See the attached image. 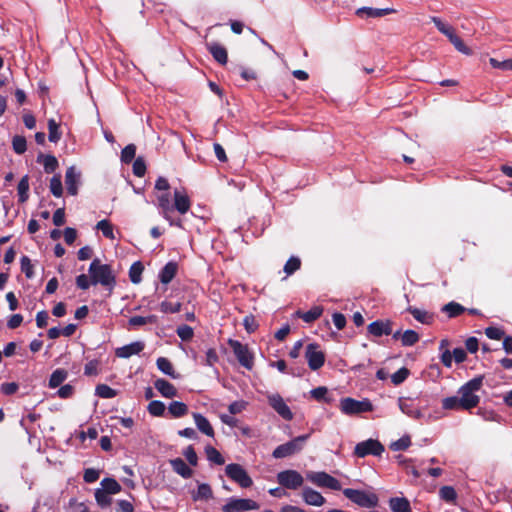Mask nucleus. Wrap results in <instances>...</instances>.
I'll use <instances>...</instances> for the list:
<instances>
[{
    "label": "nucleus",
    "mask_w": 512,
    "mask_h": 512,
    "mask_svg": "<svg viewBox=\"0 0 512 512\" xmlns=\"http://www.w3.org/2000/svg\"><path fill=\"white\" fill-rule=\"evenodd\" d=\"M89 274L92 285L100 284L112 290L116 284V278L112 268L108 264H102L99 259H94L89 266Z\"/></svg>",
    "instance_id": "f257e3e1"
},
{
    "label": "nucleus",
    "mask_w": 512,
    "mask_h": 512,
    "mask_svg": "<svg viewBox=\"0 0 512 512\" xmlns=\"http://www.w3.org/2000/svg\"><path fill=\"white\" fill-rule=\"evenodd\" d=\"M483 385V376H478L466 384H464L458 391L460 406L462 410H470L476 407L480 402V397L476 394Z\"/></svg>",
    "instance_id": "f03ea898"
},
{
    "label": "nucleus",
    "mask_w": 512,
    "mask_h": 512,
    "mask_svg": "<svg viewBox=\"0 0 512 512\" xmlns=\"http://www.w3.org/2000/svg\"><path fill=\"white\" fill-rule=\"evenodd\" d=\"M343 494L354 504L363 508H373L378 505L379 498L374 492L346 488Z\"/></svg>",
    "instance_id": "7ed1b4c3"
},
{
    "label": "nucleus",
    "mask_w": 512,
    "mask_h": 512,
    "mask_svg": "<svg viewBox=\"0 0 512 512\" xmlns=\"http://www.w3.org/2000/svg\"><path fill=\"white\" fill-rule=\"evenodd\" d=\"M228 345L232 349L240 365L247 370H252L254 367V354L250 351L248 345L234 339H229Z\"/></svg>",
    "instance_id": "20e7f679"
},
{
    "label": "nucleus",
    "mask_w": 512,
    "mask_h": 512,
    "mask_svg": "<svg viewBox=\"0 0 512 512\" xmlns=\"http://www.w3.org/2000/svg\"><path fill=\"white\" fill-rule=\"evenodd\" d=\"M340 410L345 415H357L364 412H371L373 405L369 399L361 401L351 397L342 398L340 401Z\"/></svg>",
    "instance_id": "39448f33"
},
{
    "label": "nucleus",
    "mask_w": 512,
    "mask_h": 512,
    "mask_svg": "<svg viewBox=\"0 0 512 512\" xmlns=\"http://www.w3.org/2000/svg\"><path fill=\"white\" fill-rule=\"evenodd\" d=\"M306 479L317 487L331 490H341V483L338 479L324 471H307Z\"/></svg>",
    "instance_id": "423d86ee"
},
{
    "label": "nucleus",
    "mask_w": 512,
    "mask_h": 512,
    "mask_svg": "<svg viewBox=\"0 0 512 512\" xmlns=\"http://www.w3.org/2000/svg\"><path fill=\"white\" fill-rule=\"evenodd\" d=\"M225 474L231 481L238 484L241 488L246 489L253 485L252 478L249 476L245 468L240 464H228L225 467Z\"/></svg>",
    "instance_id": "0eeeda50"
},
{
    "label": "nucleus",
    "mask_w": 512,
    "mask_h": 512,
    "mask_svg": "<svg viewBox=\"0 0 512 512\" xmlns=\"http://www.w3.org/2000/svg\"><path fill=\"white\" fill-rule=\"evenodd\" d=\"M309 438V435H301L289 442L277 446L272 455L276 459L289 457L302 450L304 443Z\"/></svg>",
    "instance_id": "6e6552de"
},
{
    "label": "nucleus",
    "mask_w": 512,
    "mask_h": 512,
    "mask_svg": "<svg viewBox=\"0 0 512 512\" xmlns=\"http://www.w3.org/2000/svg\"><path fill=\"white\" fill-rule=\"evenodd\" d=\"M277 482L284 488L297 490L303 486L304 477L296 470L287 469L280 471L277 476Z\"/></svg>",
    "instance_id": "1a4fd4ad"
},
{
    "label": "nucleus",
    "mask_w": 512,
    "mask_h": 512,
    "mask_svg": "<svg viewBox=\"0 0 512 512\" xmlns=\"http://www.w3.org/2000/svg\"><path fill=\"white\" fill-rule=\"evenodd\" d=\"M259 504L248 498H235L231 497L222 506L223 512H244L249 510L259 509Z\"/></svg>",
    "instance_id": "9d476101"
},
{
    "label": "nucleus",
    "mask_w": 512,
    "mask_h": 512,
    "mask_svg": "<svg viewBox=\"0 0 512 512\" xmlns=\"http://www.w3.org/2000/svg\"><path fill=\"white\" fill-rule=\"evenodd\" d=\"M384 452V446L375 439L359 442L354 448L357 457L364 458L367 455L380 456Z\"/></svg>",
    "instance_id": "9b49d317"
},
{
    "label": "nucleus",
    "mask_w": 512,
    "mask_h": 512,
    "mask_svg": "<svg viewBox=\"0 0 512 512\" xmlns=\"http://www.w3.org/2000/svg\"><path fill=\"white\" fill-rule=\"evenodd\" d=\"M305 358L311 370H318L324 365L325 354L316 343H310L306 347Z\"/></svg>",
    "instance_id": "f8f14e48"
},
{
    "label": "nucleus",
    "mask_w": 512,
    "mask_h": 512,
    "mask_svg": "<svg viewBox=\"0 0 512 512\" xmlns=\"http://www.w3.org/2000/svg\"><path fill=\"white\" fill-rule=\"evenodd\" d=\"M270 406L285 420H292L293 413L279 394L268 396Z\"/></svg>",
    "instance_id": "ddd939ff"
},
{
    "label": "nucleus",
    "mask_w": 512,
    "mask_h": 512,
    "mask_svg": "<svg viewBox=\"0 0 512 512\" xmlns=\"http://www.w3.org/2000/svg\"><path fill=\"white\" fill-rule=\"evenodd\" d=\"M394 12L392 8L360 7L355 14L361 19L380 18Z\"/></svg>",
    "instance_id": "4468645a"
},
{
    "label": "nucleus",
    "mask_w": 512,
    "mask_h": 512,
    "mask_svg": "<svg viewBox=\"0 0 512 512\" xmlns=\"http://www.w3.org/2000/svg\"><path fill=\"white\" fill-rule=\"evenodd\" d=\"M301 496L303 501L307 505L320 507L323 506L326 502V499L322 496V494L310 487H304L301 492Z\"/></svg>",
    "instance_id": "2eb2a0df"
},
{
    "label": "nucleus",
    "mask_w": 512,
    "mask_h": 512,
    "mask_svg": "<svg viewBox=\"0 0 512 512\" xmlns=\"http://www.w3.org/2000/svg\"><path fill=\"white\" fill-rule=\"evenodd\" d=\"M368 332L376 337L392 334V322L390 320H377L367 327Z\"/></svg>",
    "instance_id": "dca6fc26"
},
{
    "label": "nucleus",
    "mask_w": 512,
    "mask_h": 512,
    "mask_svg": "<svg viewBox=\"0 0 512 512\" xmlns=\"http://www.w3.org/2000/svg\"><path fill=\"white\" fill-rule=\"evenodd\" d=\"M398 405L400 410L409 417L419 419L423 416L421 410L415 404L414 400L410 398H399Z\"/></svg>",
    "instance_id": "f3484780"
},
{
    "label": "nucleus",
    "mask_w": 512,
    "mask_h": 512,
    "mask_svg": "<svg viewBox=\"0 0 512 512\" xmlns=\"http://www.w3.org/2000/svg\"><path fill=\"white\" fill-rule=\"evenodd\" d=\"M174 207L180 214H185L190 210L191 201L184 189L174 191Z\"/></svg>",
    "instance_id": "a211bd4d"
},
{
    "label": "nucleus",
    "mask_w": 512,
    "mask_h": 512,
    "mask_svg": "<svg viewBox=\"0 0 512 512\" xmlns=\"http://www.w3.org/2000/svg\"><path fill=\"white\" fill-rule=\"evenodd\" d=\"M80 183V173L76 171L75 167L71 166L67 169L65 175V184L69 194L76 195L78 192V185Z\"/></svg>",
    "instance_id": "6ab92c4d"
},
{
    "label": "nucleus",
    "mask_w": 512,
    "mask_h": 512,
    "mask_svg": "<svg viewBox=\"0 0 512 512\" xmlns=\"http://www.w3.org/2000/svg\"><path fill=\"white\" fill-rule=\"evenodd\" d=\"M143 349L144 343L137 341L117 348L115 350V355L119 358H129L133 355L139 354Z\"/></svg>",
    "instance_id": "aec40b11"
},
{
    "label": "nucleus",
    "mask_w": 512,
    "mask_h": 512,
    "mask_svg": "<svg viewBox=\"0 0 512 512\" xmlns=\"http://www.w3.org/2000/svg\"><path fill=\"white\" fill-rule=\"evenodd\" d=\"M208 51L211 53L213 58L221 65H225L228 61L227 50L224 46L217 42L206 44Z\"/></svg>",
    "instance_id": "412c9836"
},
{
    "label": "nucleus",
    "mask_w": 512,
    "mask_h": 512,
    "mask_svg": "<svg viewBox=\"0 0 512 512\" xmlns=\"http://www.w3.org/2000/svg\"><path fill=\"white\" fill-rule=\"evenodd\" d=\"M156 390L165 398H174L177 396V389L165 379H157L154 382Z\"/></svg>",
    "instance_id": "4be33fe9"
},
{
    "label": "nucleus",
    "mask_w": 512,
    "mask_h": 512,
    "mask_svg": "<svg viewBox=\"0 0 512 512\" xmlns=\"http://www.w3.org/2000/svg\"><path fill=\"white\" fill-rule=\"evenodd\" d=\"M178 271V265L175 262H168L159 272V280L162 284H169L176 276Z\"/></svg>",
    "instance_id": "5701e85b"
},
{
    "label": "nucleus",
    "mask_w": 512,
    "mask_h": 512,
    "mask_svg": "<svg viewBox=\"0 0 512 512\" xmlns=\"http://www.w3.org/2000/svg\"><path fill=\"white\" fill-rule=\"evenodd\" d=\"M170 465L172 466V469L175 473L185 479H188L193 475V470L181 458L170 460Z\"/></svg>",
    "instance_id": "b1692460"
},
{
    "label": "nucleus",
    "mask_w": 512,
    "mask_h": 512,
    "mask_svg": "<svg viewBox=\"0 0 512 512\" xmlns=\"http://www.w3.org/2000/svg\"><path fill=\"white\" fill-rule=\"evenodd\" d=\"M193 418L199 431L209 437H214V429L206 417L200 413H194Z\"/></svg>",
    "instance_id": "393cba45"
},
{
    "label": "nucleus",
    "mask_w": 512,
    "mask_h": 512,
    "mask_svg": "<svg viewBox=\"0 0 512 512\" xmlns=\"http://www.w3.org/2000/svg\"><path fill=\"white\" fill-rule=\"evenodd\" d=\"M157 206L160 210V214L164 219H169V213L173 211V206L170 202V195L165 192L157 197Z\"/></svg>",
    "instance_id": "a878e982"
},
{
    "label": "nucleus",
    "mask_w": 512,
    "mask_h": 512,
    "mask_svg": "<svg viewBox=\"0 0 512 512\" xmlns=\"http://www.w3.org/2000/svg\"><path fill=\"white\" fill-rule=\"evenodd\" d=\"M407 311L420 323L429 325L434 321L433 313L416 307H408Z\"/></svg>",
    "instance_id": "bb28decb"
},
{
    "label": "nucleus",
    "mask_w": 512,
    "mask_h": 512,
    "mask_svg": "<svg viewBox=\"0 0 512 512\" xmlns=\"http://www.w3.org/2000/svg\"><path fill=\"white\" fill-rule=\"evenodd\" d=\"M392 512H411L409 501L404 497H393L389 500Z\"/></svg>",
    "instance_id": "cd10ccee"
},
{
    "label": "nucleus",
    "mask_w": 512,
    "mask_h": 512,
    "mask_svg": "<svg viewBox=\"0 0 512 512\" xmlns=\"http://www.w3.org/2000/svg\"><path fill=\"white\" fill-rule=\"evenodd\" d=\"M157 368L164 374L173 379H178L180 375L175 372L172 363L165 357H159L156 361Z\"/></svg>",
    "instance_id": "c85d7f7f"
},
{
    "label": "nucleus",
    "mask_w": 512,
    "mask_h": 512,
    "mask_svg": "<svg viewBox=\"0 0 512 512\" xmlns=\"http://www.w3.org/2000/svg\"><path fill=\"white\" fill-rule=\"evenodd\" d=\"M323 313V309L320 306H314L307 312H302L298 310L295 315L301 318L306 323H311L317 320Z\"/></svg>",
    "instance_id": "c756f323"
},
{
    "label": "nucleus",
    "mask_w": 512,
    "mask_h": 512,
    "mask_svg": "<svg viewBox=\"0 0 512 512\" xmlns=\"http://www.w3.org/2000/svg\"><path fill=\"white\" fill-rule=\"evenodd\" d=\"M213 498V491L209 484L202 483L198 486L197 491L192 493V499L194 501L199 500H210Z\"/></svg>",
    "instance_id": "7c9ffc66"
},
{
    "label": "nucleus",
    "mask_w": 512,
    "mask_h": 512,
    "mask_svg": "<svg viewBox=\"0 0 512 512\" xmlns=\"http://www.w3.org/2000/svg\"><path fill=\"white\" fill-rule=\"evenodd\" d=\"M169 414L174 418H180L188 413V406L180 401H173L168 406Z\"/></svg>",
    "instance_id": "2f4dec72"
},
{
    "label": "nucleus",
    "mask_w": 512,
    "mask_h": 512,
    "mask_svg": "<svg viewBox=\"0 0 512 512\" xmlns=\"http://www.w3.org/2000/svg\"><path fill=\"white\" fill-rule=\"evenodd\" d=\"M37 161L43 164L46 173H53L58 167V160L53 155H39Z\"/></svg>",
    "instance_id": "473e14b6"
},
{
    "label": "nucleus",
    "mask_w": 512,
    "mask_h": 512,
    "mask_svg": "<svg viewBox=\"0 0 512 512\" xmlns=\"http://www.w3.org/2000/svg\"><path fill=\"white\" fill-rule=\"evenodd\" d=\"M100 484L101 489H103L110 495L117 494L121 491L120 484L113 478H104Z\"/></svg>",
    "instance_id": "72a5a7b5"
},
{
    "label": "nucleus",
    "mask_w": 512,
    "mask_h": 512,
    "mask_svg": "<svg viewBox=\"0 0 512 512\" xmlns=\"http://www.w3.org/2000/svg\"><path fill=\"white\" fill-rule=\"evenodd\" d=\"M68 373L64 369H56L50 376L49 386L56 388L60 386L67 378Z\"/></svg>",
    "instance_id": "f704fd0d"
},
{
    "label": "nucleus",
    "mask_w": 512,
    "mask_h": 512,
    "mask_svg": "<svg viewBox=\"0 0 512 512\" xmlns=\"http://www.w3.org/2000/svg\"><path fill=\"white\" fill-rule=\"evenodd\" d=\"M205 454H206L207 459L216 465H223L225 463V460H224L223 456L221 455V453L213 446H210V445L206 446Z\"/></svg>",
    "instance_id": "c9c22d12"
},
{
    "label": "nucleus",
    "mask_w": 512,
    "mask_h": 512,
    "mask_svg": "<svg viewBox=\"0 0 512 512\" xmlns=\"http://www.w3.org/2000/svg\"><path fill=\"white\" fill-rule=\"evenodd\" d=\"M439 497L447 503H455L457 499V492L452 486H443L439 490Z\"/></svg>",
    "instance_id": "e433bc0d"
},
{
    "label": "nucleus",
    "mask_w": 512,
    "mask_h": 512,
    "mask_svg": "<svg viewBox=\"0 0 512 512\" xmlns=\"http://www.w3.org/2000/svg\"><path fill=\"white\" fill-rule=\"evenodd\" d=\"M447 36L449 41L459 52L466 55H470L472 53L471 49L464 44L459 34H447Z\"/></svg>",
    "instance_id": "4c0bfd02"
},
{
    "label": "nucleus",
    "mask_w": 512,
    "mask_h": 512,
    "mask_svg": "<svg viewBox=\"0 0 512 512\" xmlns=\"http://www.w3.org/2000/svg\"><path fill=\"white\" fill-rule=\"evenodd\" d=\"M442 311L445 312L448 317H457L465 311V308L457 302H449L442 307Z\"/></svg>",
    "instance_id": "58836bf2"
},
{
    "label": "nucleus",
    "mask_w": 512,
    "mask_h": 512,
    "mask_svg": "<svg viewBox=\"0 0 512 512\" xmlns=\"http://www.w3.org/2000/svg\"><path fill=\"white\" fill-rule=\"evenodd\" d=\"M17 190H18L19 202H21V203L26 202L29 197V194H28L29 178L27 175L21 178V180L18 183Z\"/></svg>",
    "instance_id": "ea45409f"
},
{
    "label": "nucleus",
    "mask_w": 512,
    "mask_h": 512,
    "mask_svg": "<svg viewBox=\"0 0 512 512\" xmlns=\"http://www.w3.org/2000/svg\"><path fill=\"white\" fill-rule=\"evenodd\" d=\"M158 318L155 315L149 316H133L129 319V325L133 327L142 326L146 324H155Z\"/></svg>",
    "instance_id": "a19ab883"
},
{
    "label": "nucleus",
    "mask_w": 512,
    "mask_h": 512,
    "mask_svg": "<svg viewBox=\"0 0 512 512\" xmlns=\"http://www.w3.org/2000/svg\"><path fill=\"white\" fill-rule=\"evenodd\" d=\"M48 139L50 142L57 143L61 139V132L59 130V124L55 119L48 120Z\"/></svg>",
    "instance_id": "79ce46f5"
},
{
    "label": "nucleus",
    "mask_w": 512,
    "mask_h": 512,
    "mask_svg": "<svg viewBox=\"0 0 512 512\" xmlns=\"http://www.w3.org/2000/svg\"><path fill=\"white\" fill-rule=\"evenodd\" d=\"M95 499H96L97 504L101 508H106V507L110 506L111 502H112L111 495L101 488L96 489Z\"/></svg>",
    "instance_id": "37998d69"
},
{
    "label": "nucleus",
    "mask_w": 512,
    "mask_h": 512,
    "mask_svg": "<svg viewBox=\"0 0 512 512\" xmlns=\"http://www.w3.org/2000/svg\"><path fill=\"white\" fill-rule=\"evenodd\" d=\"M144 270L141 262H135L131 265L129 269V277L132 283L138 284L141 282V275Z\"/></svg>",
    "instance_id": "c03bdc74"
},
{
    "label": "nucleus",
    "mask_w": 512,
    "mask_h": 512,
    "mask_svg": "<svg viewBox=\"0 0 512 512\" xmlns=\"http://www.w3.org/2000/svg\"><path fill=\"white\" fill-rule=\"evenodd\" d=\"M419 341V334L411 329L403 332L401 335V343L403 346H412Z\"/></svg>",
    "instance_id": "a18cd8bd"
},
{
    "label": "nucleus",
    "mask_w": 512,
    "mask_h": 512,
    "mask_svg": "<svg viewBox=\"0 0 512 512\" xmlns=\"http://www.w3.org/2000/svg\"><path fill=\"white\" fill-rule=\"evenodd\" d=\"M147 410L152 416L161 417L164 415L166 407L163 402L154 400L148 404Z\"/></svg>",
    "instance_id": "49530a36"
},
{
    "label": "nucleus",
    "mask_w": 512,
    "mask_h": 512,
    "mask_svg": "<svg viewBox=\"0 0 512 512\" xmlns=\"http://www.w3.org/2000/svg\"><path fill=\"white\" fill-rule=\"evenodd\" d=\"M411 445V438L408 435H404L400 439L392 442L389 446V448L392 451H404L408 449Z\"/></svg>",
    "instance_id": "de8ad7c7"
},
{
    "label": "nucleus",
    "mask_w": 512,
    "mask_h": 512,
    "mask_svg": "<svg viewBox=\"0 0 512 512\" xmlns=\"http://www.w3.org/2000/svg\"><path fill=\"white\" fill-rule=\"evenodd\" d=\"M12 147L15 153L21 155L27 149V142L24 136L16 135L12 139Z\"/></svg>",
    "instance_id": "09e8293b"
},
{
    "label": "nucleus",
    "mask_w": 512,
    "mask_h": 512,
    "mask_svg": "<svg viewBox=\"0 0 512 512\" xmlns=\"http://www.w3.org/2000/svg\"><path fill=\"white\" fill-rule=\"evenodd\" d=\"M97 229L100 230L102 232V234L108 238V239H114L115 238V235H114V232H113V226L112 224L104 219V220H101L97 223Z\"/></svg>",
    "instance_id": "8fccbe9b"
},
{
    "label": "nucleus",
    "mask_w": 512,
    "mask_h": 512,
    "mask_svg": "<svg viewBox=\"0 0 512 512\" xmlns=\"http://www.w3.org/2000/svg\"><path fill=\"white\" fill-rule=\"evenodd\" d=\"M301 261L298 257H290L284 265V272L287 276L292 275L294 272L300 269Z\"/></svg>",
    "instance_id": "3c124183"
},
{
    "label": "nucleus",
    "mask_w": 512,
    "mask_h": 512,
    "mask_svg": "<svg viewBox=\"0 0 512 512\" xmlns=\"http://www.w3.org/2000/svg\"><path fill=\"white\" fill-rule=\"evenodd\" d=\"M50 191L55 197H61L63 193V187L61 182V176L55 175L50 180Z\"/></svg>",
    "instance_id": "603ef678"
},
{
    "label": "nucleus",
    "mask_w": 512,
    "mask_h": 512,
    "mask_svg": "<svg viewBox=\"0 0 512 512\" xmlns=\"http://www.w3.org/2000/svg\"><path fill=\"white\" fill-rule=\"evenodd\" d=\"M180 302H170V301H162L160 303V311L168 314V313H178L181 310Z\"/></svg>",
    "instance_id": "864d4df0"
},
{
    "label": "nucleus",
    "mask_w": 512,
    "mask_h": 512,
    "mask_svg": "<svg viewBox=\"0 0 512 512\" xmlns=\"http://www.w3.org/2000/svg\"><path fill=\"white\" fill-rule=\"evenodd\" d=\"M442 407L446 410H460V399L458 396L447 397L442 400Z\"/></svg>",
    "instance_id": "5fc2aeb1"
},
{
    "label": "nucleus",
    "mask_w": 512,
    "mask_h": 512,
    "mask_svg": "<svg viewBox=\"0 0 512 512\" xmlns=\"http://www.w3.org/2000/svg\"><path fill=\"white\" fill-rule=\"evenodd\" d=\"M116 394V391L106 384H100L96 387V395L101 398H114Z\"/></svg>",
    "instance_id": "6e6d98bb"
},
{
    "label": "nucleus",
    "mask_w": 512,
    "mask_h": 512,
    "mask_svg": "<svg viewBox=\"0 0 512 512\" xmlns=\"http://www.w3.org/2000/svg\"><path fill=\"white\" fill-rule=\"evenodd\" d=\"M311 393V396L315 399V400H318V401H325L327 403H330L332 401L331 398L327 397V393H328V390L326 387H317L315 389H312L310 391Z\"/></svg>",
    "instance_id": "4d7b16f0"
},
{
    "label": "nucleus",
    "mask_w": 512,
    "mask_h": 512,
    "mask_svg": "<svg viewBox=\"0 0 512 512\" xmlns=\"http://www.w3.org/2000/svg\"><path fill=\"white\" fill-rule=\"evenodd\" d=\"M21 271L28 279H31L34 276L33 265L28 256H22L21 258Z\"/></svg>",
    "instance_id": "13d9d810"
},
{
    "label": "nucleus",
    "mask_w": 512,
    "mask_h": 512,
    "mask_svg": "<svg viewBox=\"0 0 512 512\" xmlns=\"http://www.w3.org/2000/svg\"><path fill=\"white\" fill-rule=\"evenodd\" d=\"M136 154V147L133 144L127 145L121 152L122 162L129 163L133 160Z\"/></svg>",
    "instance_id": "bf43d9fd"
},
{
    "label": "nucleus",
    "mask_w": 512,
    "mask_h": 512,
    "mask_svg": "<svg viewBox=\"0 0 512 512\" xmlns=\"http://www.w3.org/2000/svg\"><path fill=\"white\" fill-rule=\"evenodd\" d=\"M176 332L179 338L182 339L183 341L190 340L194 335L193 329L188 325L179 326Z\"/></svg>",
    "instance_id": "052dcab7"
},
{
    "label": "nucleus",
    "mask_w": 512,
    "mask_h": 512,
    "mask_svg": "<svg viewBox=\"0 0 512 512\" xmlns=\"http://www.w3.org/2000/svg\"><path fill=\"white\" fill-rule=\"evenodd\" d=\"M408 375H409L408 369L403 367V368L399 369L397 372H395L394 374H392L391 381L393 384L399 385L406 380Z\"/></svg>",
    "instance_id": "680f3d73"
},
{
    "label": "nucleus",
    "mask_w": 512,
    "mask_h": 512,
    "mask_svg": "<svg viewBox=\"0 0 512 512\" xmlns=\"http://www.w3.org/2000/svg\"><path fill=\"white\" fill-rule=\"evenodd\" d=\"M146 172V165L142 158H137L133 163V173L137 177L144 176Z\"/></svg>",
    "instance_id": "e2e57ef3"
},
{
    "label": "nucleus",
    "mask_w": 512,
    "mask_h": 512,
    "mask_svg": "<svg viewBox=\"0 0 512 512\" xmlns=\"http://www.w3.org/2000/svg\"><path fill=\"white\" fill-rule=\"evenodd\" d=\"M183 455L185 456L186 460L189 462L190 465H197L198 457L193 446H188L187 448H185V450L183 451Z\"/></svg>",
    "instance_id": "0e129e2a"
},
{
    "label": "nucleus",
    "mask_w": 512,
    "mask_h": 512,
    "mask_svg": "<svg viewBox=\"0 0 512 512\" xmlns=\"http://www.w3.org/2000/svg\"><path fill=\"white\" fill-rule=\"evenodd\" d=\"M18 384L15 383V382H6V383H2L1 386H0V391L4 394V395H13L15 394L17 391H18Z\"/></svg>",
    "instance_id": "69168bd1"
},
{
    "label": "nucleus",
    "mask_w": 512,
    "mask_h": 512,
    "mask_svg": "<svg viewBox=\"0 0 512 512\" xmlns=\"http://www.w3.org/2000/svg\"><path fill=\"white\" fill-rule=\"evenodd\" d=\"M243 325L248 333H253L258 328V323L252 315L244 318Z\"/></svg>",
    "instance_id": "338daca9"
},
{
    "label": "nucleus",
    "mask_w": 512,
    "mask_h": 512,
    "mask_svg": "<svg viewBox=\"0 0 512 512\" xmlns=\"http://www.w3.org/2000/svg\"><path fill=\"white\" fill-rule=\"evenodd\" d=\"M485 334L490 339L500 340L504 336V331L497 327H488Z\"/></svg>",
    "instance_id": "774afa93"
}]
</instances>
